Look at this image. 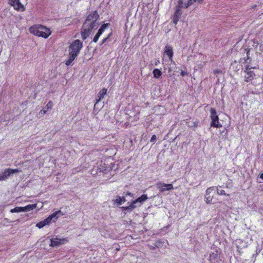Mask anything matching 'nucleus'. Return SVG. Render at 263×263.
Here are the masks:
<instances>
[{"label":"nucleus","instance_id":"obj_1","mask_svg":"<svg viewBox=\"0 0 263 263\" xmlns=\"http://www.w3.org/2000/svg\"><path fill=\"white\" fill-rule=\"evenodd\" d=\"M30 32L36 36L47 38L51 33V30L47 27L43 26H34L29 28Z\"/></svg>","mask_w":263,"mask_h":263},{"label":"nucleus","instance_id":"obj_2","mask_svg":"<svg viewBox=\"0 0 263 263\" xmlns=\"http://www.w3.org/2000/svg\"><path fill=\"white\" fill-rule=\"evenodd\" d=\"M82 42L79 40H74L69 46L70 54H75L76 56H78L81 48H82Z\"/></svg>","mask_w":263,"mask_h":263},{"label":"nucleus","instance_id":"obj_3","mask_svg":"<svg viewBox=\"0 0 263 263\" xmlns=\"http://www.w3.org/2000/svg\"><path fill=\"white\" fill-rule=\"evenodd\" d=\"M211 119V126L219 128L222 127V125L219 122V117L215 108H212L210 110Z\"/></svg>","mask_w":263,"mask_h":263},{"label":"nucleus","instance_id":"obj_4","mask_svg":"<svg viewBox=\"0 0 263 263\" xmlns=\"http://www.w3.org/2000/svg\"><path fill=\"white\" fill-rule=\"evenodd\" d=\"M20 172L21 171L18 169H12L10 168L6 169L4 172L0 175V181L6 180L12 174L17 173Z\"/></svg>","mask_w":263,"mask_h":263},{"label":"nucleus","instance_id":"obj_5","mask_svg":"<svg viewBox=\"0 0 263 263\" xmlns=\"http://www.w3.org/2000/svg\"><path fill=\"white\" fill-rule=\"evenodd\" d=\"M157 187L161 192H164L166 191H170L174 189L172 184H165L161 182L157 183Z\"/></svg>","mask_w":263,"mask_h":263},{"label":"nucleus","instance_id":"obj_6","mask_svg":"<svg viewBox=\"0 0 263 263\" xmlns=\"http://www.w3.org/2000/svg\"><path fill=\"white\" fill-rule=\"evenodd\" d=\"M9 4L13 6L15 10L24 11L25 9L24 5L21 4L20 0H9Z\"/></svg>","mask_w":263,"mask_h":263},{"label":"nucleus","instance_id":"obj_7","mask_svg":"<svg viewBox=\"0 0 263 263\" xmlns=\"http://www.w3.org/2000/svg\"><path fill=\"white\" fill-rule=\"evenodd\" d=\"M253 67L249 65H248L246 67L245 72H246V75L245 76V78L247 82H250L255 77V73L253 71L250 70Z\"/></svg>","mask_w":263,"mask_h":263},{"label":"nucleus","instance_id":"obj_8","mask_svg":"<svg viewBox=\"0 0 263 263\" xmlns=\"http://www.w3.org/2000/svg\"><path fill=\"white\" fill-rule=\"evenodd\" d=\"M98 25V24L97 23V21H91L90 22H88L87 24H86V22H85L82 27L83 28H86L91 32L93 29L97 28Z\"/></svg>","mask_w":263,"mask_h":263},{"label":"nucleus","instance_id":"obj_9","mask_svg":"<svg viewBox=\"0 0 263 263\" xmlns=\"http://www.w3.org/2000/svg\"><path fill=\"white\" fill-rule=\"evenodd\" d=\"M182 14L181 8H176V10L173 16V22L176 25L179 21V18Z\"/></svg>","mask_w":263,"mask_h":263},{"label":"nucleus","instance_id":"obj_10","mask_svg":"<svg viewBox=\"0 0 263 263\" xmlns=\"http://www.w3.org/2000/svg\"><path fill=\"white\" fill-rule=\"evenodd\" d=\"M99 16L97 13L96 11L92 12L90 13L88 16L87 17L85 22H86V24H87L88 22L90 21H97Z\"/></svg>","mask_w":263,"mask_h":263},{"label":"nucleus","instance_id":"obj_11","mask_svg":"<svg viewBox=\"0 0 263 263\" xmlns=\"http://www.w3.org/2000/svg\"><path fill=\"white\" fill-rule=\"evenodd\" d=\"M148 199L147 195L143 194L142 196L138 198L137 199L133 201V203H135L137 206H140L145 201Z\"/></svg>","mask_w":263,"mask_h":263},{"label":"nucleus","instance_id":"obj_12","mask_svg":"<svg viewBox=\"0 0 263 263\" xmlns=\"http://www.w3.org/2000/svg\"><path fill=\"white\" fill-rule=\"evenodd\" d=\"M219 252L218 250H215L210 254V260L213 263V261H218L219 258Z\"/></svg>","mask_w":263,"mask_h":263},{"label":"nucleus","instance_id":"obj_13","mask_svg":"<svg viewBox=\"0 0 263 263\" xmlns=\"http://www.w3.org/2000/svg\"><path fill=\"white\" fill-rule=\"evenodd\" d=\"M165 53L168 55L170 60H171L172 62H173L175 64V62L172 60V58L173 55V49L171 46H166L165 47Z\"/></svg>","mask_w":263,"mask_h":263},{"label":"nucleus","instance_id":"obj_14","mask_svg":"<svg viewBox=\"0 0 263 263\" xmlns=\"http://www.w3.org/2000/svg\"><path fill=\"white\" fill-rule=\"evenodd\" d=\"M107 90V89L104 88L99 91L98 96V99L96 100L95 105L98 103L104 97V96L106 94Z\"/></svg>","mask_w":263,"mask_h":263},{"label":"nucleus","instance_id":"obj_15","mask_svg":"<svg viewBox=\"0 0 263 263\" xmlns=\"http://www.w3.org/2000/svg\"><path fill=\"white\" fill-rule=\"evenodd\" d=\"M37 204H28L24 207H23V212L31 211L36 208Z\"/></svg>","mask_w":263,"mask_h":263},{"label":"nucleus","instance_id":"obj_16","mask_svg":"<svg viewBox=\"0 0 263 263\" xmlns=\"http://www.w3.org/2000/svg\"><path fill=\"white\" fill-rule=\"evenodd\" d=\"M76 57L77 56H76L75 54L69 53V59L66 61L65 64L67 66L70 65Z\"/></svg>","mask_w":263,"mask_h":263},{"label":"nucleus","instance_id":"obj_17","mask_svg":"<svg viewBox=\"0 0 263 263\" xmlns=\"http://www.w3.org/2000/svg\"><path fill=\"white\" fill-rule=\"evenodd\" d=\"M49 223H50L49 221V220L47 218L44 219L43 221H40L38 222L36 226L38 227L39 228L41 229L45 226L47 224H48Z\"/></svg>","mask_w":263,"mask_h":263},{"label":"nucleus","instance_id":"obj_18","mask_svg":"<svg viewBox=\"0 0 263 263\" xmlns=\"http://www.w3.org/2000/svg\"><path fill=\"white\" fill-rule=\"evenodd\" d=\"M82 30L83 31L81 32L82 38L83 40H85L89 36L91 32L86 28H82Z\"/></svg>","mask_w":263,"mask_h":263},{"label":"nucleus","instance_id":"obj_19","mask_svg":"<svg viewBox=\"0 0 263 263\" xmlns=\"http://www.w3.org/2000/svg\"><path fill=\"white\" fill-rule=\"evenodd\" d=\"M136 207H137V205L135 203H133V201L129 205L127 206H122L121 208L123 209V211H132Z\"/></svg>","mask_w":263,"mask_h":263},{"label":"nucleus","instance_id":"obj_20","mask_svg":"<svg viewBox=\"0 0 263 263\" xmlns=\"http://www.w3.org/2000/svg\"><path fill=\"white\" fill-rule=\"evenodd\" d=\"M126 201V200L125 199V196H123L122 197L118 196L117 198L115 200V202L117 203L118 205H121Z\"/></svg>","mask_w":263,"mask_h":263},{"label":"nucleus","instance_id":"obj_21","mask_svg":"<svg viewBox=\"0 0 263 263\" xmlns=\"http://www.w3.org/2000/svg\"><path fill=\"white\" fill-rule=\"evenodd\" d=\"M165 242L164 240H162V239H160L159 240H156L155 241V246L158 248H161L163 246L166 247V246L165 245Z\"/></svg>","mask_w":263,"mask_h":263},{"label":"nucleus","instance_id":"obj_22","mask_svg":"<svg viewBox=\"0 0 263 263\" xmlns=\"http://www.w3.org/2000/svg\"><path fill=\"white\" fill-rule=\"evenodd\" d=\"M153 73L154 74V77L157 79L159 78L162 75V72L157 68L154 69Z\"/></svg>","mask_w":263,"mask_h":263},{"label":"nucleus","instance_id":"obj_23","mask_svg":"<svg viewBox=\"0 0 263 263\" xmlns=\"http://www.w3.org/2000/svg\"><path fill=\"white\" fill-rule=\"evenodd\" d=\"M60 240L58 238H52L50 240L51 244L50 246L52 247H56L60 244Z\"/></svg>","mask_w":263,"mask_h":263},{"label":"nucleus","instance_id":"obj_24","mask_svg":"<svg viewBox=\"0 0 263 263\" xmlns=\"http://www.w3.org/2000/svg\"><path fill=\"white\" fill-rule=\"evenodd\" d=\"M103 31H102V29H99L97 34L94 36L93 41L96 43L98 41L99 37L103 33Z\"/></svg>","mask_w":263,"mask_h":263},{"label":"nucleus","instance_id":"obj_25","mask_svg":"<svg viewBox=\"0 0 263 263\" xmlns=\"http://www.w3.org/2000/svg\"><path fill=\"white\" fill-rule=\"evenodd\" d=\"M58 218L57 217V215H56L55 212H54L47 217V219L49 220L50 222H51V221H55Z\"/></svg>","mask_w":263,"mask_h":263},{"label":"nucleus","instance_id":"obj_26","mask_svg":"<svg viewBox=\"0 0 263 263\" xmlns=\"http://www.w3.org/2000/svg\"><path fill=\"white\" fill-rule=\"evenodd\" d=\"M23 207L21 206H16L14 208V209H12L10 210L11 213H20V212H23Z\"/></svg>","mask_w":263,"mask_h":263},{"label":"nucleus","instance_id":"obj_27","mask_svg":"<svg viewBox=\"0 0 263 263\" xmlns=\"http://www.w3.org/2000/svg\"><path fill=\"white\" fill-rule=\"evenodd\" d=\"M186 123L188 126L191 127H196L198 126V123L196 121L192 122L191 123L190 122H186Z\"/></svg>","mask_w":263,"mask_h":263},{"label":"nucleus","instance_id":"obj_28","mask_svg":"<svg viewBox=\"0 0 263 263\" xmlns=\"http://www.w3.org/2000/svg\"><path fill=\"white\" fill-rule=\"evenodd\" d=\"M95 167H98V172H104L106 170L105 167L103 166L101 164H100L97 166H95Z\"/></svg>","mask_w":263,"mask_h":263},{"label":"nucleus","instance_id":"obj_29","mask_svg":"<svg viewBox=\"0 0 263 263\" xmlns=\"http://www.w3.org/2000/svg\"><path fill=\"white\" fill-rule=\"evenodd\" d=\"M205 199L206 203H210L212 200L213 196L205 195Z\"/></svg>","mask_w":263,"mask_h":263},{"label":"nucleus","instance_id":"obj_30","mask_svg":"<svg viewBox=\"0 0 263 263\" xmlns=\"http://www.w3.org/2000/svg\"><path fill=\"white\" fill-rule=\"evenodd\" d=\"M99 173L98 172V167H94L91 170V174L93 175H96L98 174Z\"/></svg>","mask_w":263,"mask_h":263},{"label":"nucleus","instance_id":"obj_31","mask_svg":"<svg viewBox=\"0 0 263 263\" xmlns=\"http://www.w3.org/2000/svg\"><path fill=\"white\" fill-rule=\"evenodd\" d=\"M183 7V0H178V3L176 8H182Z\"/></svg>","mask_w":263,"mask_h":263},{"label":"nucleus","instance_id":"obj_32","mask_svg":"<svg viewBox=\"0 0 263 263\" xmlns=\"http://www.w3.org/2000/svg\"><path fill=\"white\" fill-rule=\"evenodd\" d=\"M217 194L221 195H226L225 191L224 190H220L217 188Z\"/></svg>","mask_w":263,"mask_h":263},{"label":"nucleus","instance_id":"obj_33","mask_svg":"<svg viewBox=\"0 0 263 263\" xmlns=\"http://www.w3.org/2000/svg\"><path fill=\"white\" fill-rule=\"evenodd\" d=\"M215 187L214 186H213V187H209L206 190V194L205 195H210L211 191L212 190H213L214 189Z\"/></svg>","mask_w":263,"mask_h":263},{"label":"nucleus","instance_id":"obj_34","mask_svg":"<svg viewBox=\"0 0 263 263\" xmlns=\"http://www.w3.org/2000/svg\"><path fill=\"white\" fill-rule=\"evenodd\" d=\"M55 213L57 215L58 218H59L63 215V214L61 210L57 211L55 212Z\"/></svg>","mask_w":263,"mask_h":263},{"label":"nucleus","instance_id":"obj_35","mask_svg":"<svg viewBox=\"0 0 263 263\" xmlns=\"http://www.w3.org/2000/svg\"><path fill=\"white\" fill-rule=\"evenodd\" d=\"M108 24H103L101 27H100V29H102V31H104V30L107 28V27L108 26Z\"/></svg>","mask_w":263,"mask_h":263},{"label":"nucleus","instance_id":"obj_36","mask_svg":"<svg viewBox=\"0 0 263 263\" xmlns=\"http://www.w3.org/2000/svg\"><path fill=\"white\" fill-rule=\"evenodd\" d=\"M108 24H103L101 27H100V29H102V31H104V30L107 28V27L108 26Z\"/></svg>","mask_w":263,"mask_h":263},{"label":"nucleus","instance_id":"obj_37","mask_svg":"<svg viewBox=\"0 0 263 263\" xmlns=\"http://www.w3.org/2000/svg\"><path fill=\"white\" fill-rule=\"evenodd\" d=\"M110 35V34H109L108 35V36H107V37H106L104 38V39L103 40V41H102V43H101V45H102L103 44L105 43L106 42H107V41H108V39H109V37Z\"/></svg>","mask_w":263,"mask_h":263},{"label":"nucleus","instance_id":"obj_38","mask_svg":"<svg viewBox=\"0 0 263 263\" xmlns=\"http://www.w3.org/2000/svg\"><path fill=\"white\" fill-rule=\"evenodd\" d=\"M156 139H157L156 136L154 135L151 137V139L150 141H151V142H155V141L156 140Z\"/></svg>","mask_w":263,"mask_h":263},{"label":"nucleus","instance_id":"obj_39","mask_svg":"<svg viewBox=\"0 0 263 263\" xmlns=\"http://www.w3.org/2000/svg\"><path fill=\"white\" fill-rule=\"evenodd\" d=\"M52 103L51 101H49L48 103V104H47L46 107L48 109V108H51L52 107Z\"/></svg>","mask_w":263,"mask_h":263},{"label":"nucleus","instance_id":"obj_40","mask_svg":"<svg viewBox=\"0 0 263 263\" xmlns=\"http://www.w3.org/2000/svg\"><path fill=\"white\" fill-rule=\"evenodd\" d=\"M198 1L199 2V0H189L187 3L191 6L194 2Z\"/></svg>","mask_w":263,"mask_h":263},{"label":"nucleus","instance_id":"obj_41","mask_svg":"<svg viewBox=\"0 0 263 263\" xmlns=\"http://www.w3.org/2000/svg\"><path fill=\"white\" fill-rule=\"evenodd\" d=\"M180 75L182 77H184L185 76L187 75V72L184 71H181L180 72Z\"/></svg>","mask_w":263,"mask_h":263},{"label":"nucleus","instance_id":"obj_42","mask_svg":"<svg viewBox=\"0 0 263 263\" xmlns=\"http://www.w3.org/2000/svg\"><path fill=\"white\" fill-rule=\"evenodd\" d=\"M160 63V60L159 59H156L155 60L154 64L157 66L158 64Z\"/></svg>","mask_w":263,"mask_h":263},{"label":"nucleus","instance_id":"obj_43","mask_svg":"<svg viewBox=\"0 0 263 263\" xmlns=\"http://www.w3.org/2000/svg\"><path fill=\"white\" fill-rule=\"evenodd\" d=\"M149 248L151 250H156L157 247H156L155 245V246H149Z\"/></svg>","mask_w":263,"mask_h":263},{"label":"nucleus","instance_id":"obj_44","mask_svg":"<svg viewBox=\"0 0 263 263\" xmlns=\"http://www.w3.org/2000/svg\"><path fill=\"white\" fill-rule=\"evenodd\" d=\"M249 50L247 51V59L246 60V63H248V60H249L250 58L249 57Z\"/></svg>","mask_w":263,"mask_h":263},{"label":"nucleus","instance_id":"obj_45","mask_svg":"<svg viewBox=\"0 0 263 263\" xmlns=\"http://www.w3.org/2000/svg\"><path fill=\"white\" fill-rule=\"evenodd\" d=\"M190 6V5L189 4V3H187L186 4H185V5H184V8H188Z\"/></svg>","mask_w":263,"mask_h":263},{"label":"nucleus","instance_id":"obj_46","mask_svg":"<svg viewBox=\"0 0 263 263\" xmlns=\"http://www.w3.org/2000/svg\"><path fill=\"white\" fill-rule=\"evenodd\" d=\"M130 196V197H132L133 196V194L132 193H127L126 194V196Z\"/></svg>","mask_w":263,"mask_h":263},{"label":"nucleus","instance_id":"obj_47","mask_svg":"<svg viewBox=\"0 0 263 263\" xmlns=\"http://www.w3.org/2000/svg\"><path fill=\"white\" fill-rule=\"evenodd\" d=\"M214 73H215V74H217V73H218L220 72V71H219V70H215L214 71Z\"/></svg>","mask_w":263,"mask_h":263},{"label":"nucleus","instance_id":"obj_48","mask_svg":"<svg viewBox=\"0 0 263 263\" xmlns=\"http://www.w3.org/2000/svg\"><path fill=\"white\" fill-rule=\"evenodd\" d=\"M257 45H256V42H254V44L253 45V46L254 47H256Z\"/></svg>","mask_w":263,"mask_h":263},{"label":"nucleus","instance_id":"obj_49","mask_svg":"<svg viewBox=\"0 0 263 263\" xmlns=\"http://www.w3.org/2000/svg\"><path fill=\"white\" fill-rule=\"evenodd\" d=\"M260 178L263 179V173L260 175Z\"/></svg>","mask_w":263,"mask_h":263},{"label":"nucleus","instance_id":"obj_50","mask_svg":"<svg viewBox=\"0 0 263 263\" xmlns=\"http://www.w3.org/2000/svg\"><path fill=\"white\" fill-rule=\"evenodd\" d=\"M42 111H43V114H46V111H45V110H41V112H42Z\"/></svg>","mask_w":263,"mask_h":263},{"label":"nucleus","instance_id":"obj_51","mask_svg":"<svg viewBox=\"0 0 263 263\" xmlns=\"http://www.w3.org/2000/svg\"><path fill=\"white\" fill-rule=\"evenodd\" d=\"M202 1V0H199V3H200Z\"/></svg>","mask_w":263,"mask_h":263}]
</instances>
